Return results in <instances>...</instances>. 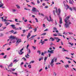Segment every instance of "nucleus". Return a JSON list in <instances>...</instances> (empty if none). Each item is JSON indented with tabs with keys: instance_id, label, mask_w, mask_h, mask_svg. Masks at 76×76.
<instances>
[{
	"instance_id": "f257e3e1",
	"label": "nucleus",
	"mask_w": 76,
	"mask_h": 76,
	"mask_svg": "<svg viewBox=\"0 0 76 76\" xmlns=\"http://www.w3.org/2000/svg\"><path fill=\"white\" fill-rule=\"evenodd\" d=\"M55 9H56V12L57 13V15L58 16V17L59 18V19H60L59 20V23L60 24H61L63 23V22H62V18L60 17V14L61 13V10H60V8L58 9L57 10V8L55 7Z\"/></svg>"
},
{
	"instance_id": "f03ea898",
	"label": "nucleus",
	"mask_w": 76,
	"mask_h": 76,
	"mask_svg": "<svg viewBox=\"0 0 76 76\" xmlns=\"http://www.w3.org/2000/svg\"><path fill=\"white\" fill-rule=\"evenodd\" d=\"M70 16H68L66 17V19L64 20V21L66 23L65 24V27L66 28L69 27V24H71V22H70L69 21V18H70Z\"/></svg>"
},
{
	"instance_id": "7ed1b4c3",
	"label": "nucleus",
	"mask_w": 76,
	"mask_h": 76,
	"mask_svg": "<svg viewBox=\"0 0 76 76\" xmlns=\"http://www.w3.org/2000/svg\"><path fill=\"white\" fill-rule=\"evenodd\" d=\"M32 11L33 12H34V13H36L37 12H39V11H38V10L36 9V8L34 7H33L32 9Z\"/></svg>"
},
{
	"instance_id": "20e7f679",
	"label": "nucleus",
	"mask_w": 76,
	"mask_h": 76,
	"mask_svg": "<svg viewBox=\"0 0 76 76\" xmlns=\"http://www.w3.org/2000/svg\"><path fill=\"white\" fill-rule=\"evenodd\" d=\"M16 40H17L16 44H19L20 42H22V41H21V39H18V38H16Z\"/></svg>"
},
{
	"instance_id": "39448f33",
	"label": "nucleus",
	"mask_w": 76,
	"mask_h": 76,
	"mask_svg": "<svg viewBox=\"0 0 76 76\" xmlns=\"http://www.w3.org/2000/svg\"><path fill=\"white\" fill-rule=\"evenodd\" d=\"M54 58L52 60L51 63L50 64L51 66L52 67H53V66L54 65V63H53L54 62Z\"/></svg>"
},
{
	"instance_id": "423d86ee",
	"label": "nucleus",
	"mask_w": 76,
	"mask_h": 76,
	"mask_svg": "<svg viewBox=\"0 0 76 76\" xmlns=\"http://www.w3.org/2000/svg\"><path fill=\"white\" fill-rule=\"evenodd\" d=\"M23 50V48H22L20 50V52H19L18 53L19 54H20V55H22L23 53V52H22V51Z\"/></svg>"
},
{
	"instance_id": "0eeeda50",
	"label": "nucleus",
	"mask_w": 76,
	"mask_h": 76,
	"mask_svg": "<svg viewBox=\"0 0 76 76\" xmlns=\"http://www.w3.org/2000/svg\"><path fill=\"white\" fill-rule=\"evenodd\" d=\"M37 35H33V36H31V37L30 38H29L28 39H30V40H32V39H32V38H34L35 37H36V36H37Z\"/></svg>"
},
{
	"instance_id": "6e6552de",
	"label": "nucleus",
	"mask_w": 76,
	"mask_h": 76,
	"mask_svg": "<svg viewBox=\"0 0 76 76\" xmlns=\"http://www.w3.org/2000/svg\"><path fill=\"white\" fill-rule=\"evenodd\" d=\"M10 39H11V41H12V39H15V38L14 36H11L9 37Z\"/></svg>"
},
{
	"instance_id": "1a4fd4ad",
	"label": "nucleus",
	"mask_w": 76,
	"mask_h": 76,
	"mask_svg": "<svg viewBox=\"0 0 76 76\" xmlns=\"http://www.w3.org/2000/svg\"><path fill=\"white\" fill-rule=\"evenodd\" d=\"M48 53H52V54H53L54 53V52H52V50H50H50H48L47 51Z\"/></svg>"
},
{
	"instance_id": "9d476101",
	"label": "nucleus",
	"mask_w": 76,
	"mask_h": 76,
	"mask_svg": "<svg viewBox=\"0 0 76 76\" xmlns=\"http://www.w3.org/2000/svg\"><path fill=\"white\" fill-rule=\"evenodd\" d=\"M10 26H12V28L13 29H16V27H15V25H11Z\"/></svg>"
},
{
	"instance_id": "9b49d317",
	"label": "nucleus",
	"mask_w": 76,
	"mask_h": 76,
	"mask_svg": "<svg viewBox=\"0 0 76 76\" xmlns=\"http://www.w3.org/2000/svg\"><path fill=\"white\" fill-rule=\"evenodd\" d=\"M1 19H2V22H6L7 21V20L6 19H3V17H1Z\"/></svg>"
},
{
	"instance_id": "f8f14e48",
	"label": "nucleus",
	"mask_w": 76,
	"mask_h": 76,
	"mask_svg": "<svg viewBox=\"0 0 76 76\" xmlns=\"http://www.w3.org/2000/svg\"><path fill=\"white\" fill-rule=\"evenodd\" d=\"M69 3L70 4H73V3H74V1L73 0H72V1H70L69 0Z\"/></svg>"
},
{
	"instance_id": "ddd939ff",
	"label": "nucleus",
	"mask_w": 76,
	"mask_h": 76,
	"mask_svg": "<svg viewBox=\"0 0 76 76\" xmlns=\"http://www.w3.org/2000/svg\"><path fill=\"white\" fill-rule=\"evenodd\" d=\"M30 37H31V33H28L27 37V39H28V38H29Z\"/></svg>"
},
{
	"instance_id": "4468645a",
	"label": "nucleus",
	"mask_w": 76,
	"mask_h": 76,
	"mask_svg": "<svg viewBox=\"0 0 76 76\" xmlns=\"http://www.w3.org/2000/svg\"><path fill=\"white\" fill-rule=\"evenodd\" d=\"M62 50H62V51H67V52H69L68 50H66L64 49V48H63L62 49Z\"/></svg>"
},
{
	"instance_id": "2eb2a0df",
	"label": "nucleus",
	"mask_w": 76,
	"mask_h": 76,
	"mask_svg": "<svg viewBox=\"0 0 76 76\" xmlns=\"http://www.w3.org/2000/svg\"><path fill=\"white\" fill-rule=\"evenodd\" d=\"M53 12L54 16H56V11H55V10H53Z\"/></svg>"
},
{
	"instance_id": "dca6fc26",
	"label": "nucleus",
	"mask_w": 76,
	"mask_h": 76,
	"mask_svg": "<svg viewBox=\"0 0 76 76\" xmlns=\"http://www.w3.org/2000/svg\"><path fill=\"white\" fill-rule=\"evenodd\" d=\"M43 59H44V57H42L39 58V61H40L41 60H42Z\"/></svg>"
},
{
	"instance_id": "f3484780",
	"label": "nucleus",
	"mask_w": 76,
	"mask_h": 76,
	"mask_svg": "<svg viewBox=\"0 0 76 76\" xmlns=\"http://www.w3.org/2000/svg\"><path fill=\"white\" fill-rule=\"evenodd\" d=\"M16 6L18 9H20V6L18 5H16Z\"/></svg>"
},
{
	"instance_id": "a211bd4d",
	"label": "nucleus",
	"mask_w": 76,
	"mask_h": 76,
	"mask_svg": "<svg viewBox=\"0 0 76 76\" xmlns=\"http://www.w3.org/2000/svg\"><path fill=\"white\" fill-rule=\"evenodd\" d=\"M45 18H46L47 20H48V21L49 22H50V20H48V16H46L45 17Z\"/></svg>"
},
{
	"instance_id": "6ab92c4d",
	"label": "nucleus",
	"mask_w": 76,
	"mask_h": 76,
	"mask_svg": "<svg viewBox=\"0 0 76 76\" xmlns=\"http://www.w3.org/2000/svg\"><path fill=\"white\" fill-rule=\"evenodd\" d=\"M12 63H11V64H10L9 66H8V68H9V67H12Z\"/></svg>"
},
{
	"instance_id": "aec40b11",
	"label": "nucleus",
	"mask_w": 76,
	"mask_h": 76,
	"mask_svg": "<svg viewBox=\"0 0 76 76\" xmlns=\"http://www.w3.org/2000/svg\"><path fill=\"white\" fill-rule=\"evenodd\" d=\"M19 61V60H17V59H15L14 61H13V63L14 62H18Z\"/></svg>"
},
{
	"instance_id": "412c9836",
	"label": "nucleus",
	"mask_w": 76,
	"mask_h": 76,
	"mask_svg": "<svg viewBox=\"0 0 76 76\" xmlns=\"http://www.w3.org/2000/svg\"><path fill=\"white\" fill-rule=\"evenodd\" d=\"M37 53H39V55H40V54H41V51L37 50Z\"/></svg>"
},
{
	"instance_id": "4be33fe9",
	"label": "nucleus",
	"mask_w": 76,
	"mask_h": 76,
	"mask_svg": "<svg viewBox=\"0 0 76 76\" xmlns=\"http://www.w3.org/2000/svg\"><path fill=\"white\" fill-rule=\"evenodd\" d=\"M50 39H52V40L51 41H54V39L53 38V37H50Z\"/></svg>"
},
{
	"instance_id": "5701e85b",
	"label": "nucleus",
	"mask_w": 76,
	"mask_h": 76,
	"mask_svg": "<svg viewBox=\"0 0 76 76\" xmlns=\"http://www.w3.org/2000/svg\"><path fill=\"white\" fill-rule=\"evenodd\" d=\"M33 30H34V32H37V28H35L33 29Z\"/></svg>"
},
{
	"instance_id": "b1692460",
	"label": "nucleus",
	"mask_w": 76,
	"mask_h": 76,
	"mask_svg": "<svg viewBox=\"0 0 76 76\" xmlns=\"http://www.w3.org/2000/svg\"><path fill=\"white\" fill-rule=\"evenodd\" d=\"M73 9V10H75V11H76V7H72Z\"/></svg>"
},
{
	"instance_id": "393cba45",
	"label": "nucleus",
	"mask_w": 76,
	"mask_h": 76,
	"mask_svg": "<svg viewBox=\"0 0 76 76\" xmlns=\"http://www.w3.org/2000/svg\"><path fill=\"white\" fill-rule=\"evenodd\" d=\"M49 18H50V21L51 22V21H52V19L51 18V16H49Z\"/></svg>"
},
{
	"instance_id": "a878e982",
	"label": "nucleus",
	"mask_w": 76,
	"mask_h": 76,
	"mask_svg": "<svg viewBox=\"0 0 76 76\" xmlns=\"http://www.w3.org/2000/svg\"><path fill=\"white\" fill-rule=\"evenodd\" d=\"M46 34H47V33H45L42 34H41V35L44 36V35H45Z\"/></svg>"
},
{
	"instance_id": "bb28decb",
	"label": "nucleus",
	"mask_w": 76,
	"mask_h": 76,
	"mask_svg": "<svg viewBox=\"0 0 76 76\" xmlns=\"http://www.w3.org/2000/svg\"><path fill=\"white\" fill-rule=\"evenodd\" d=\"M28 67L29 69H31V65H29L28 66Z\"/></svg>"
},
{
	"instance_id": "cd10ccee",
	"label": "nucleus",
	"mask_w": 76,
	"mask_h": 76,
	"mask_svg": "<svg viewBox=\"0 0 76 76\" xmlns=\"http://www.w3.org/2000/svg\"><path fill=\"white\" fill-rule=\"evenodd\" d=\"M9 32H11V33H13V32H14V31L13 30H12L10 31H9Z\"/></svg>"
},
{
	"instance_id": "c85d7f7f",
	"label": "nucleus",
	"mask_w": 76,
	"mask_h": 76,
	"mask_svg": "<svg viewBox=\"0 0 76 76\" xmlns=\"http://www.w3.org/2000/svg\"><path fill=\"white\" fill-rule=\"evenodd\" d=\"M59 41H61V39H58V40H56V42H59Z\"/></svg>"
},
{
	"instance_id": "c756f323",
	"label": "nucleus",
	"mask_w": 76,
	"mask_h": 76,
	"mask_svg": "<svg viewBox=\"0 0 76 76\" xmlns=\"http://www.w3.org/2000/svg\"><path fill=\"white\" fill-rule=\"evenodd\" d=\"M4 5V4H0V8L1 7Z\"/></svg>"
},
{
	"instance_id": "7c9ffc66",
	"label": "nucleus",
	"mask_w": 76,
	"mask_h": 76,
	"mask_svg": "<svg viewBox=\"0 0 76 76\" xmlns=\"http://www.w3.org/2000/svg\"><path fill=\"white\" fill-rule=\"evenodd\" d=\"M28 53L29 54H30V53H31V50H30V49H28Z\"/></svg>"
},
{
	"instance_id": "2f4dec72",
	"label": "nucleus",
	"mask_w": 76,
	"mask_h": 76,
	"mask_svg": "<svg viewBox=\"0 0 76 76\" xmlns=\"http://www.w3.org/2000/svg\"><path fill=\"white\" fill-rule=\"evenodd\" d=\"M22 59H23L24 61H26V58H25V57L23 58Z\"/></svg>"
},
{
	"instance_id": "473e14b6",
	"label": "nucleus",
	"mask_w": 76,
	"mask_h": 76,
	"mask_svg": "<svg viewBox=\"0 0 76 76\" xmlns=\"http://www.w3.org/2000/svg\"><path fill=\"white\" fill-rule=\"evenodd\" d=\"M69 44L70 45H71V46H73V43H72H72H71V42H69Z\"/></svg>"
},
{
	"instance_id": "72a5a7b5",
	"label": "nucleus",
	"mask_w": 76,
	"mask_h": 76,
	"mask_svg": "<svg viewBox=\"0 0 76 76\" xmlns=\"http://www.w3.org/2000/svg\"><path fill=\"white\" fill-rule=\"evenodd\" d=\"M64 66L66 67V68H67V67H69V66H68V65H64Z\"/></svg>"
},
{
	"instance_id": "f704fd0d",
	"label": "nucleus",
	"mask_w": 76,
	"mask_h": 76,
	"mask_svg": "<svg viewBox=\"0 0 76 76\" xmlns=\"http://www.w3.org/2000/svg\"><path fill=\"white\" fill-rule=\"evenodd\" d=\"M69 9L71 11H73V9H72V7H69Z\"/></svg>"
},
{
	"instance_id": "c9c22d12",
	"label": "nucleus",
	"mask_w": 76,
	"mask_h": 76,
	"mask_svg": "<svg viewBox=\"0 0 76 76\" xmlns=\"http://www.w3.org/2000/svg\"><path fill=\"white\" fill-rule=\"evenodd\" d=\"M53 30H57V29L56 27H54L53 28Z\"/></svg>"
},
{
	"instance_id": "e433bc0d",
	"label": "nucleus",
	"mask_w": 76,
	"mask_h": 76,
	"mask_svg": "<svg viewBox=\"0 0 76 76\" xmlns=\"http://www.w3.org/2000/svg\"><path fill=\"white\" fill-rule=\"evenodd\" d=\"M37 2L38 4H39V3H40V1H39V0H37Z\"/></svg>"
},
{
	"instance_id": "4c0bfd02",
	"label": "nucleus",
	"mask_w": 76,
	"mask_h": 76,
	"mask_svg": "<svg viewBox=\"0 0 76 76\" xmlns=\"http://www.w3.org/2000/svg\"><path fill=\"white\" fill-rule=\"evenodd\" d=\"M47 59V57H45L44 58V61H46V60Z\"/></svg>"
},
{
	"instance_id": "58836bf2",
	"label": "nucleus",
	"mask_w": 76,
	"mask_h": 76,
	"mask_svg": "<svg viewBox=\"0 0 76 76\" xmlns=\"http://www.w3.org/2000/svg\"><path fill=\"white\" fill-rule=\"evenodd\" d=\"M12 74H14L15 75H18V74L16 73H14V72H12Z\"/></svg>"
},
{
	"instance_id": "ea45409f",
	"label": "nucleus",
	"mask_w": 76,
	"mask_h": 76,
	"mask_svg": "<svg viewBox=\"0 0 76 76\" xmlns=\"http://www.w3.org/2000/svg\"><path fill=\"white\" fill-rule=\"evenodd\" d=\"M8 45V44L7 43V44H6L4 45L3 46V47H5V46L6 45Z\"/></svg>"
},
{
	"instance_id": "a19ab883",
	"label": "nucleus",
	"mask_w": 76,
	"mask_h": 76,
	"mask_svg": "<svg viewBox=\"0 0 76 76\" xmlns=\"http://www.w3.org/2000/svg\"><path fill=\"white\" fill-rule=\"evenodd\" d=\"M35 20H36V22H38V19L37 18H35Z\"/></svg>"
},
{
	"instance_id": "79ce46f5",
	"label": "nucleus",
	"mask_w": 76,
	"mask_h": 76,
	"mask_svg": "<svg viewBox=\"0 0 76 76\" xmlns=\"http://www.w3.org/2000/svg\"><path fill=\"white\" fill-rule=\"evenodd\" d=\"M23 33H25V32H26V30H23Z\"/></svg>"
},
{
	"instance_id": "37998d69",
	"label": "nucleus",
	"mask_w": 76,
	"mask_h": 76,
	"mask_svg": "<svg viewBox=\"0 0 76 76\" xmlns=\"http://www.w3.org/2000/svg\"><path fill=\"white\" fill-rule=\"evenodd\" d=\"M6 57H7V55L5 56L4 57V58H6Z\"/></svg>"
},
{
	"instance_id": "c03bdc74",
	"label": "nucleus",
	"mask_w": 76,
	"mask_h": 76,
	"mask_svg": "<svg viewBox=\"0 0 76 76\" xmlns=\"http://www.w3.org/2000/svg\"><path fill=\"white\" fill-rule=\"evenodd\" d=\"M66 7H67V9H69L70 8L69 6H68L67 5H66Z\"/></svg>"
},
{
	"instance_id": "a18cd8bd",
	"label": "nucleus",
	"mask_w": 76,
	"mask_h": 76,
	"mask_svg": "<svg viewBox=\"0 0 76 76\" xmlns=\"http://www.w3.org/2000/svg\"><path fill=\"white\" fill-rule=\"evenodd\" d=\"M31 4H33V5H35V3H34L33 2H31Z\"/></svg>"
},
{
	"instance_id": "49530a36",
	"label": "nucleus",
	"mask_w": 76,
	"mask_h": 76,
	"mask_svg": "<svg viewBox=\"0 0 76 76\" xmlns=\"http://www.w3.org/2000/svg\"><path fill=\"white\" fill-rule=\"evenodd\" d=\"M10 50V48H9L7 49V51H9V50Z\"/></svg>"
},
{
	"instance_id": "de8ad7c7",
	"label": "nucleus",
	"mask_w": 76,
	"mask_h": 76,
	"mask_svg": "<svg viewBox=\"0 0 76 76\" xmlns=\"http://www.w3.org/2000/svg\"><path fill=\"white\" fill-rule=\"evenodd\" d=\"M54 39H56V40H58L59 39L58 38V37H55Z\"/></svg>"
},
{
	"instance_id": "09e8293b",
	"label": "nucleus",
	"mask_w": 76,
	"mask_h": 76,
	"mask_svg": "<svg viewBox=\"0 0 76 76\" xmlns=\"http://www.w3.org/2000/svg\"><path fill=\"white\" fill-rule=\"evenodd\" d=\"M32 47L34 49V50H36V48H35V47H34V46H33Z\"/></svg>"
},
{
	"instance_id": "8fccbe9b",
	"label": "nucleus",
	"mask_w": 76,
	"mask_h": 76,
	"mask_svg": "<svg viewBox=\"0 0 76 76\" xmlns=\"http://www.w3.org/2000/svg\"><path fill=\"white\" fill-rule=\"evenodd\" d=\"M25 57L26 58H29V57H28V56H27L26 55H25Z\"/></svg>"
},
{
	"instance_id": "3c124183",
	"label": "nucleus",
	"mask_w": 76,
	"mask_h": 76,
	"mask_svg": "<svg viewBox=\"0 0 76 76\" xmlns=\"http://www.w3.org/2000/svg\"><path fill=\"white\" fill-rule=\"evenodd\" d=\"M24 9L25 10H31L30 9H26V8H24Z\"/></svg>"
},
{
	"instance_id": "603ef678",
	"label": "nucleus",
	"mask_w": 76,
	"mask_h": 76,
	"mask_svg": "<svg viewBox=\"0 0 76 76\" xmlns=\"http://www.w3.org/2000/svg\"><path fill=\"white\" fill-rule=\"evenodd\" d=\"M68 33H69V34H70L71 35H72V34H73V33H72V32H71V33L68 32Z\"/></svg>"
},
{
	"instance_id": "864d4df0",
	"label": "nucleus",
	"mask_w": 76,
	"mask_h": 76,
	"mask_svg": "<svg viewBox=\"0 0 76 76\" xmlns=\"http://www.w3.org/2000/svg\"><path fill=\"white\" fill-rule=\"evenodd\" d=\"M29 46V44H28L27 46V49L28 50V47Z\"/></svg>"
},
{
	"instance_id": "5fc2aeb1",
	"label": "nucleus",
	"mask_w": 76,
	"mask_h": 76,
	"mask_svg": "<svg viewBox=\"0 0 76 76\" xmlns=\"http://www.w3.org/2000/svg\"><path fill=\"white\" fill-rule=\"evenodd\" d=\"M57 58H55V59L54 60L55 62H56V61H57Z\"/></svg>"
},
{
	"instance_id": "6e6d98bb",
	"label": "nucleus",
	"mask_w": 76,
	"mask_h": 76,
	"mask_svg": "<svg viewBox=\"0 0 76 76\" xmlns=\"http://www.w3.org/2000/svg\"><path fill=\"white\" fill-rule=\"evenodd\" d=\"M18 20V19H15V22H18V21H17Z\"/></svg>"
},
{
	"instance_id": "4d7b16f0",
	"label": "nucleus",
	"mask_w": 76,
	"mask_h": 76,
	"mask_svg": "<svg viewBox=\"0 0 76 76\" xmlns=\"http://www.w3.org/2000/svg\"><path fill=\"white\" fill-rule=\"evenodd\" d=\"M53 36H54L55 37H56V36H57V35H58L56 34H53Z\"/></svg>"
},
{
	"instance_id": "13d9d810",
	"label": "nucleus",
	"mask_w": 76,
	"mask_h": 76,
	"mask_svg": "<svg viewBox=\"0 0 76 76\" xmlns=\"http://www.w3.org/2000/svg\"><path fill=\"white\" fill-rule=\"evenodd\" d=\"M3 34H1L0 37H3Z\"/></svg>"
},
{
	"instance_id": "bf43d9fd",
	"label": "nucleus",
	"mask_w": 76,
	"mask_h": 76,
	"mask_svg": "<svg viewBox=\"0 0 76 76\" xmlns=\"http://www.w3.org/2000/svg\"><path fill=\"white\" fill-rule=\"evenodd\" d=\"M12 11H13V12H16V10L15 9H13V10H12Z\"/></svg>"
},
{
	"instance_id": "052dcab7",
	"label": "nucleus",
	"mask_w": 76,
	"mask_h": 76,
	"mask_svg": "<svg viewBox=\"0 0 76 76\" xmlns=\"http://www.w3.org/2000/svg\"><path fill=\"white\" fill-rule=\"evenodd\" d=\"M1 55H2V56H4V53H1Z\"/></svg>"
},
{
	"instance_id": "680f3d73",
	"label": "nucleus",
	"mask_w": 76,
	"mask_h": 76,
	"mask_svg": "<svg viewBox=\"0 0 76 76\" xmlns=\"http://www.w3.org/2000/svg\"><path fill=\"white\" fill-rule=\"evenodd\" d=\"M44 44V42L42 41V45H43Z\"/></svg>"
},
{
	"instance_id": "e2e57ef3",
	"label": "nucleus",
	"mask_w": 76,
	"mask_h": 76,
	"mask_svg": "<svg viewBox=\"0 0 76 76\" xmlns=\"http://www.w3.org/2000/svg\"><path fill=\"white\" fill-rule=\"evenodd\" d=\"M41 16H44V14L42 13H41Z\"/></svg>"
},
{
	"instance_id": "0e129e2a",
	"label": "nucleus",
	"mask_w": 76,
	"mask_h": 76,
	"mask_svg": "<svg viewBox=\"0 0 76 76\" xmlns=\"http://www.w3.org/2000/svg\"><path fill=\"white\" fill-rule=\"evenodd\" d=\"M3 15V14H0V16H2Z\"/></svg>"
},
{
	"instance_id": "69168bd1",
	"label": "nucleus",
	"mask_w": 76,
	"mask_h": 76,
	"mask_svg": "<svg viewBox=\"0 0 76 76\" xmlns=\"http://www.w3.org/2000/svg\"><path fill=\"white\" fill-rule=\"evenodd\" d=\"M8 20V21H9L10 22H13V21H12V20Z\"/></svg>"
},
{
	"instance_id": "338daca9",
	"label": "nucleus",
	"mask_w": 76,
	"mask_h": 76,
	"mask_svg": "<svg viewBox=\"0 0 76 76\" xmlns=\"http://www.w3.org/2000/svg\"><path fill=\"white\" fill-rule=\"evenodd\" d=\"M42 5L43 6H45V3H43L42 4Z\"/></svg>"
},
{
	"instance_id": "774afa93",
	"label": "nucleus",
	"mask_w": 76,
	"mask_h": 76,
	"mask_svg": "<svg viewBox=\"0 0 76 76\" xmlns=\"http://www.w3.org/2000/svg\"><path fill=\"white\" fill-rule=\"evenodd\" d=\"M48 6H46L45 7V8H48Z\"/></svg>"
}]
</instances>
